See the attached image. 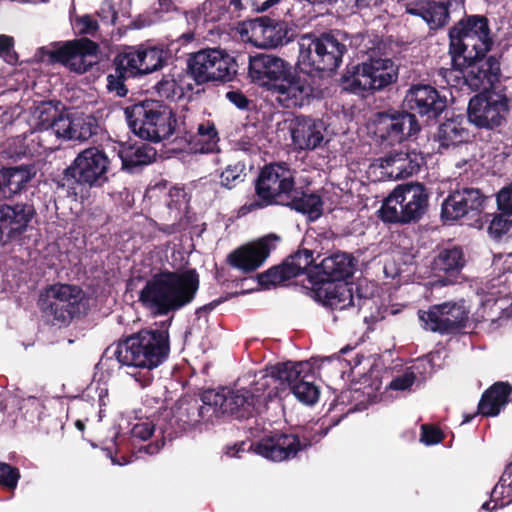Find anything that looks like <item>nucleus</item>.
I'll return each mask as SVG.
<instances>
[{
  "label": "nucleus",
  "instance_id": "obj_1",
  "mask_svg": "<svg viewBox=\"0 0 512 512\" xmlns=\"http://www.w3.org/2000/svg\"><path fill=\"white\" fill-rule=\"evenodd\" d=\"M248 77L254 84L277 94V99L286 108L302 107L315 97L313 77L276 55H249Z\"/></svg>",
  "mask_w": 512,
  "mask_h": 512
},
{
  "label": "nucleus",
  "instance_id": "obj_2",
  "mask_svg": "<svg viewBox=\"0 0 512 512\" xmlns=\"http://www.w3.org/2000/svg\"><path fill=\"white\" fill-rule=\"evenodd\" d=\"M169 353V330L166 322H163L159 329H142L121 338L105 349L103 357L115 358L122 366L145 369L143 373L134 374L135 379L145 387L153 380L151 370L163 364Z\"/></svg>",
  "mask_w": 512,
  "mask_h": 512
},
{
  "label": "nucleus",
  "instance_id": "obj_3",
  "mask_svg": "<svg viewBox=\"0 0 512 512\" xmlns=\"http://www.w3.org/2000/svg\"><path fill=\"white\" fill-rule=\"evenodd\" d=\"M196 269L163 270L148 279L139 293L143 307L156 315L165 316L190 304L199 289Z\"/></svg>",
  "mask_w": 512,
  "mask_h": 512
},
{
  "label": "nucleus",
  "instance_id": "obj_4",
  "mask_svg": "<svg viewBox=\"0 0 512 512\" xmlns=\"http://www.w3.org/2000/svg\"><path fill=\"white\" fill-rule=\"evenodd\" d=\"M206 397H208V390L204 391L199 399L180 398L170 410H165L157 423L162 438L171 441L182 432L195 429L202 423H212L216 419V410ZM163 445L164 440L161 441V444L156 441L141 446L139 451L154 455Z\"/></svg>",
  "mask_w": 512,
  "mask_h": 512
},
{
  "label": "nucleus",
  "instance_id": "obj_5",
  "mask_svg": "<svg viewBox=\"0 0 512 512\" xmlns=\"http://www.w3.org/2000/svg\"><path fill=\"white\" fill-rule=\"evenodd\" d=\"M298 65L319 72H335L352 45V36L344 30L332 29L319 35L308 33L298 40Z\"/></svg>",
  "mask_w": 512,
  "mask_h": 512
},
{
  "label": "nucleus",
  "instance_id": "obj_6",
  "mask_svg": "<svg viewBox=\"0 0 512 512\" xmlns=\"http://www.w3.org/2000/svg\"><path fill=\"white\" fill-rule=\"evenodd\" d=\"M110 165L111 161L103 149L88 147L77 154L54 183L57 188L66 189L74 195L101 188L109 181Z\"/></svg>",
  "mask_w": 512,
  "mask_h": 512
},
{
  "label": "nucleus",
  "instance_id": "obj_7",
  "mask_svg": "<svg viewBox=\"0 0 512 512\" xmlns=\"http://www.w3.org/2000/svg\"><path fill=\"white\" fill-rule=\"evenodd\" d=\"M124 114L131 131L146 141L161 142L177 129L176 115L163 101L145 99L127 106Z\"/></svg>",
  "mask_w": 512,
  "mask_h": 512
},
{
  "label": "nucleus",
  "instance_id": "obj_8",
  "mask_svg": "<svg viewBox=\"0 0 512 512\" xmlns=\"http://www.w3.org/2000/svg\"><path fill=\"white\" fill-rule=\"evenodd\" d=\"M448 53L452 62L461 57L476 59L488 54L493 48L494 39L490 21L485 15L465 14L448 30Z\"/></svg>",
  "mask_w": 512,
  "mask_h": 512
},
{
  "label": "nucleus",
  "instance_id": "obj_9",
  "mask_svg": "<svg viewBox=\"0 0 512 512\" xmlns=\"http://www.w3.org/2000/svg\"><path fill=\"white\" fill-rule=\"evenodd\" d=\"M37 307L52 325L68 326L73 319L86 313L87 299L81 287L55 283L40 292Z\"/></svg>",
  "mask_w": 512,
  "mask_h": 512
},
{
  "label": "nucleus",
  "instance_id": "obj_10",
  "mask_svg": "<svg viewBox=\"0 0 512 512\" xmlns=\"http://www.w3.org/2000/svg\"><path fill=\"white\" fill-rule=\"evenodd\" d=\"M295 173L287 162L265 164L254 180V197L243 205L242 210L254 212L280 206L296 183Z\"/></svg>",
  "mask_w": 512,
  "mask_h": 512
},
{
  "label": "nucleus",
  "instance_id": "obj_11",
  "mask_svg": "<svg viewBox=\"0 0 512 512\" xmlns=\"http://www.w3.org/2000/svg\"><path fill=\"white\" fill-rule=\"evenodd\" d=\"M429 193L424 184L398 185L384 200L381 218L388 223L407 224L418 221L426 212Z\"/></svg>",
  "mask_w": 512,
  "mask_h": 512
},
{
  "label": "nucleus",
  "instance_id": "obj_12",
  "mask_svg": "<svg viewBox=\"0 0 512 512\" xmlns=\"http://www.w3.org/2000/svg\"><path fill=\"white\" fill-rule=\"evenodd\" d=\"M399 68L388 58H369L356 65H348L342 76L346 90L359 93L364 91H381L396 83Z\"/></svg>",
  "mask_w": 512,
  "mask_h": 512
},
{
  "label": "nucleus",
  "instance_id": "obj_13",
  "mask_svg": "<svg viewBox=\"0 0 512 512\" xmlns=\"http://www.w3.org/2000/svg\"><path fill=\"white\" fill-rule=\"evenodd\" d=\"M268 376L262 378L253 390L240 389L231 390L223 388L221 391L208 390L209 401L216 410V419L222 415H230L235 419H249L259 412L260 407L266 400L264 395L265 387L269 385Z\"/></svg>",
  "mask_w": 512,
  "mask_h": 512
},
{
  "label": "nucleus",
  "instance_id": "obj_14",
  "mask_svg": "<svg viewBox=\"0 0 512 512\" xmlns=\"http://www.w3.org/2000/svg\"><path fill=\"white\" fill-rule=\"evenodd\" d=\"M188 74L197 85L227 83L237 75V60L221 48L201 49L190 55Z\"/></svg>",
  "mask_w": 512,
  "mask_h": 512
},
{
  "label": "nucleus",
  "instance_id": "obj_15",
  "mask_svg": "<svg viewBox=\"0 0 512 512\" xmlns=\"http://www.w3.org/2000/svg\"><path fill=\"white\" fill-rule=\"evenodd\" d=\"M100 46L88 37L67 41L52 42L49 47H41L38 52L47 58L50 65L60 64L70 72L84 74L92 69Z\"/></svg>",
  "mask_w": 512,
  "mask_h": 512
},
{
  "label": "nucleus",
  "instance_id": "obj_16",
  "mask_svg": "<svg viewBox=\"0 0 512 512\" xmlns=\"http://www.w3.org/2000/svg\"><path fill=\"white\" fill-rule=\"evenodd\" d=\"M371 129L374 140L381 147L387 148L413 137L421 127L413 114L390 108L374 114Z\"/></svg>",
  "mask_w": 512,
  "mask_h": 512
},
{
  "label": "nucleus",
  "instance_id": "obj_17",
  "mask_svg": "<svg viewBox=\"0 0 512 512\" xmlns=\"http://www.w3.org/2000/svg\"><path fill=\"white\" fill-rule=\"evenodd\" d=\"M271 378L283 387H288L291 393L301 403L312 406L320 396V389L315 384V374L312 365L307 362L278 363L271 370Z\"/></svg>",
  "mask_w": 512,
  "mask_h": 512
},
{
  "label": "nucleus",
  "instance_id": "obj_18",
  "mask_svg": "<svg viewBox=\"0 0 512 512\" xmlns=\"http://www.w3.org/2000/svg\"><path fill=\"white\" fill-rule=\"evenodd\" d=\"M316 441L311 432L301 430L298 433L274 432L259 441L250 443L249 449L268 460L282 462L294 459L297 455L312 446Z\"/></svg>",
  "mask_w": 512,
  "mask_h": 512
},
{
  "label": "nucleus",
  "instance_id": "obj_19",
  "mask_svg": "<svg viewBox=\"0 0 512 512\" xmlns=\"http://www.w3.org/2000/svg\"><path fill=\"white\" fill-rule=\"evenodd\" d=\"M509 98L496 91L479 92L468 103V120L480 129L500 127L510 110Z\"/></svg>",
  "mask_w": 512,
  "mask_h": 512
},
{
  "label": "nucleus",
  "instance_id": "obj_20",
  "mask_svg": "<svg viewBox=\"0 0 512 512\" xmlns=\"http://www.w3.org/2000/svg\"><path fill=\"white\" fill-rule=\"evenodd\" d=\"M241 34L246 35L255 47L264 49L288 44L296 36L295 30L286 21L267 15L245 21Z\"/></svg>",
  "mask_w": 512,
  "mask_h": 512
},
{
  "label": "nucleus",
  "instance_id": "obj_21",
  "mask_svg": "<svg viewBox=\"0 0 512 512\" xmlns=\"http://www.w3.org/2000/svg\"><path fill=\"white\" fill-rule=\"evenodd\" d=\"M417 314L425 330L441 335L459 332L469 319V311L456 302L431 305L427 310L419 309Z\"/></svg>",
  "mask_w": 512,
  "mask_h": 512
},
{
  "label": "nucleus",
  "instance_id": "obj_22",
  "mask_svg": "<svg viewBox=\"0 0 512 512\" xmlns=\"http://www.w3.org/2000/svg\"><path fill=\"white\" fill-rule=\"evenodd\" d=\"M452 63L454 68L466 70L464 81L473 91H493L492 88L500 81L502 75L500 56L497 55L484 54L471 60L465 56Z\"/></svg>",
  "mask_w": 512,
  "mask_h": 512
},
{
  "label": "nucleus",
  "instance_id": "obj_23",
  "mask_svg": "<svg viewBox=\"0 0 512 512\" xmlns=\"http://www.w3.org/2000/svg\"><path fill=\"white\" fill-rule=\"evenodd\" d=\"M403 105L405 111L426 120L437 119L447 107L446 96L429 84H413L406 91Z\"/></svg>",
  "mask_w": 512,
  "mask_h": 512
},
{
  "label": "nucleus",
  "instance_id": "obj_24",
  "mask_svg": "<svg viewBox=\"0 0 512 512\" xmlns=\"http://www.w3.org/2000/svg\"><path fill=\"white\" fill-rule=\"evenodd\" d=\"M313 251L299 249L287 256L279 265H274L268 270L257 275L258 283L263 288L280 285L286 281L306 274L308 268L314 264Z\"/></svg>",
  "mask_w": 512,
  "mask_h": 512
},
{
  "label": "nucleus",
  "instance_id": "obj_25",
  "mask_svg": "<svg viewBox=\"0 0 512 512\" xmlns=\"http://www.w3.org/2000/svg\"><path fill=\"white\" fill-rule=\"evenodd\" d=\"M485 200V195L477 188L464 187L454 190L441 205V217L444 221L478 217L484 209Z\"/></svg>",
  "mask_w": 512,
  "mask_h": 512
},
{
  "label": "nucleus",
  "instance_id": "obj_26",
  "mask_svg": "<svg viewBox=\"0 0 512 512\" xmlns=\"http://www.w3.org/2000/svg\"><path fill=\"white\" fill-rule=\"evenodd\" d=\"M278 239V236L271 234L255 242L240 246L229 253L227 262L230 266L245 274L254 272L263 265L271 251L275 249L274 241Z\"/></svg>",
  "mask_w": 512,
  "mask_h": 512
},
{
  "label": "nucleus",
  "instance_id": "obj_27",
  "mask_svg": "<svg viewBox=\"0 0 512 512\" xmlns=\"http://www.w3.org/2000/svg\"><path fill=\"white\" fill-rule=\"evenodd\" d=\"M35 216L36 209L32 203L0 204V241L3 236L7 240L20 237Z\"/></svg>",
  "mask_w": 512,
  "mask_h": 512
},
{
  "label": "nucleus",
  "instance_id": "obj_28",
  "mask_svg": "<svg viewBox=\"0 0 512 512\" xmlns=\"http://www.w3.org/2000/svg\"><path fill=\"white\" fill-rule=\"evenodd\" d=\"M289 131L296 150L313 151L324 140L325 124L319 118L296 115L290 121Z\"/></svg>",
  "mask_w": 512,
  "mask_h": 512
},
{
  "label": "nucleus",
  "instance_id": "obj_29",
  "mask_svg": "<svg viewBox=\"0 0 512 512\" xmlns=\"http://www.w3.org/2000/svg\"><path fill=\"white\" fill-rule=\"evenodd\" d=\"M358 261L350 253L337 252L324 258L320 264H315L319 276L318 281L325 282H349L353 277Z\"/></svg>",
  "mask_w": 512,
  "mask_h": 512
},
{
  "label": "nucleus",
  "instance_id": "obj_30",
  "mask_svg": "<svg viewBox=\"0 0 512 512\" xmlns=\"http://www.w3.org/2000/svg\"><path fill=\"white\" fill-rule=\"evenodd\" d=\"M119 54L136 76L157 71L165 62L164 50L156 46L128 47Z\"/></svg>",
  "mask_w": 512,
  "mask_h": 512
},
{
  "label": "nucleus",
  "instance_id": "obj_31",
  "mask_svg": "<svg viewBox=\"0 0 512 512\" xmlns=\"http://www.w3.org/2000/svg\"><path fill=\"white\" fill-rule=\"evenodd\" d=\"M379 166L391 169L390 175L397 179L408 178L417 174L425 163L421 152L415 149L392 150L378 159Z\"/></svg>",
  "mask_w": 512,
  "mask_h": 512
},
{
  "label": "nucleus",
  "instance_id": "obj_32",
  "mask_svg": "<svg viewBox=\"0 0 512 512\" xmlns=\"http://www.w3.org/2000/svg\"><path fill=\"white\" fill-rule=\"evenodd\" d=\"M280 206L306 215L309 221H316L323 215L324 201L319 194L308 193L302 187H297L295 183Z\"/></svg>",
  "mask_w": 512,
  "mask_h": 512
},
{
  "label": "nucleus",
  "instance_id": "obj_33",
  "mask_svg": "<svg viewBox=\"0 0 512 512\" xmlns=\"http://www.w3.org/2000/svg\"><path fill=\"white\" fill-rule=\"evenodd\" d=\"M466 259L463 249L460 246L441 249L432 262V270L438 277L453 282L465 266Z\"/></svg>",
  "mask_w": 512,
  "mask_h": 512
},
{
  "label": "nucleus",
  "instance_id": "obj_34",
  "mask_svg": "<svg viewBox=\"0 0 512 512\" xmlns=\"http://www.w3.org/2000/svg\"><path fill=\"white\" fill-rule=\"evenodd\" d=\"M512 386L508 382H495L487 388L478 403V413L485 417H495L508 404Z\"/></svg>",
  "mask_w": 512,
  "mask_h": 512
},
{
  "label": "nucleus",
  "instance_id": "obj_35",
  "mask_svg": "<svg viewBox=\"0 0 512 512\" xmlns=\"http://www.w3.org/2000/svg\"><path fill=\"white\" fill-rule=\"evenodd\" d=\"M316 295L325 306L343 310L353 305V290L349 282H325L317 288Z\"/></svg>",
  "mask_w": 512,
  "mask_h": 512
},
{
  "label": "nucleus",
  "instance_id": "obj_36",
  "mask_svg": "<svg viewBox=\"0 0 512 512\" xmlns=\"http://www.w3.org/2000/svg\"><path fill=\"white\" fill-rule=\"evenodd\" d=\"M0 169L2 177L4 178L3 186L6 198H10L24 190L27 184L37 174V169L34 163L2 167Z\"/></svg>",
  "mask_w": 512,
  "mask_h": 512
},
{
  "label": "nucleus",
  "instance_id": "obj_37",
  "mask_svg": "<svg viewBox=\"0 0 512 512\" xmlns=\"http://www.w3.org/2000/svg\"><path fill=\"white\" fill-rule=\"evenodd\" d=\"M157 151L149 144L129 145L119 151L122 168L134 172L137 168L149 165L155 161Z\"/></svg>",
  "mask_w": 512,
  "mask_h": 512
},
{
  "label": "nucleus",
  "instance_id": "obj_38",
  "mask_svg": "<svg viewBox=\"0 0 512 512\" xmlns=\"http://www.w3.org/2000/svg\"><path fill=\"white\" fill-rule=\"evenodd\" d=\"M469 139L470 131L455 119H448L439 126L438 141L441 148L456 147L467 143Z\"/></svg>",
  "mask_w": 512,
  "mask_h": 512
},
{
  "label": "nucleus",
  "instance_id": "obj_39",
  "mask_svg": "<svg viewBox=\"0 0 512 512\" xmlns=\"http://www.w3.org/2000/svg\"><path fill=\"white\" fill-rule=\"evenodd\" d=\"M133 77L136 75L126 66L124 59L118 53L113 60V72L107 75L108 91L114 92L118 97H126L128 88L125 81Z\"/></svg>",
  "mask_w": 512,
  "mask_h": 512
},
{
  "label": "nucleus",
  "instance_id": "obj_40",
  "mask_svg": "<svg viewBox=\"0 0 512 512\" xmlns=\"http://www.w3.org/2000/svg\"><path fill=\"white\" fill-rule=\"evenodd\" d=\"M451 1H427L425 3L424 21L430 30L444 28L450 21Z\"/></svg>",
  "mask_w": 512,
  "mask_h": 512
},
{
  "label": "nucleus",
  "instance_id": "obj_41",
  "mask_svg": "<svg viewBox=\"0 0 512 512\" xmlns=\"http://www.w3.org/2000/svg\"><path fill=\"white\" fill-rule=\"evenodd\" d=\"M70 129L68 140L84 142L97 134L98 124L93 116H77L72 118Z\"/></svg>",
  "mask_w": 512,
  "mask_h": 512
},
{
  "label": "nucleus",
  "instance_id": "obj_42",
  "mask_svg": "<svg viewBox=\"0 0 512 512\" xmlns=\"http://www.w3.org/2000/svg\"><path fill=\"white\" fill-rule=\"evenodd\" d=\"M245 161H236L228 164L220 174V184L229 190L244 182L246 177Z\"/></svg>",
  "mask_w": 512,
  "mask_h": 512
},
{
  "label": "nucleus",
  "instance_id": "obj_43",
  "mask_svg": "<svg viewBox=\"0 0 512 512\" xmlns=\"http://www.w3.org/2000/svg\"><path fill=\"white\" fill-rule=\"evenodd\" d=\"M72 28L77 36L95 37L99 31V24L90 14L77 15L72 19Z\"/></svg>",
  "mask_w": 512,
  "mask_h": 512
},
{
  "label": "nucleus",
  "instance_id": "obj_44",
  "mask_svg": "<svg viewBox=\"0 0 512 512\" xmlns=\"http://www.w3.org/2000/svg\"><path fill=\"white\" fill-rule=\"evenodd\" d=\"M197 137L199 141H202L204 145L201 147L202 152H210L219 141L218 131L215 124L206 120L197 126Z\"/></svg>",
  "mask_w": 512,
  "mask_h": 512
},
{
  "label": "nucleus",
  "instance_id": "obj_45",
  "mask_svg": "<svg viewBox=\"0 0 512 512\" xmlns=\"http://www.w3.org/2000/svg\"><path fill=\"white\" fill-rule=\"evenodd\" d=\"M49 110L54 114V118L52 123L48 126V129H51L58 138L68 140V136L71 134L70 127L72 124V118L68 115H64L57 107H49ZM47 132H49V130H47Z\"/></svg>",
  "mask_w": 512,
  "mask_h": 512
},
{
  "label": "nucleus",
  "instance_id": "obj_46",
  "mask_svg": "<svg viewBox=\"0 0 512 512\" xmlns=\"http://www.w3.org/2000/svg\"><path fill=\"white\" fill-rule=\"evenodd\" d=\"M154 88L160 97L171 101L179 100L184 95L182 88L179 87L176 80L169 76H163Z\"/></svg>",
  "mask_w": 512,
  "mask_h": 512
},
{
  "label": "nucleus",
  "instance_id": "obj_47",
  "mask_svg": "<svg viewBox=\"0 0 512 512\" xmlns=\"http://www.w3.org/2000/svg\"><path fill=\"white\" fill-rule=\"evenodd\" d=\"M512 228V214H501L495 215L490 222L488 232L491 237L496 240L502 238V236L508 233Z\"/></svg>",
  "mask_w": 512,
  "mask_h": 512
},
{
  "label": "nucleus",
  "instance_id": "obj_48",
  "mask_svg": "<svg viewBox=\"0 0 512 512\" xmlns=\"http://www.w3.org/2000/svg\"><path fill=\"white\" fill-rule=\"evenodd\" d=\"M20 471L17 467L0 462V486L7 490H15L20 479Z\"/></svg>",
  "mask_w": 512,
  "mask_h": 512
},
{
  "label": "nucleus",
  "instance_id": "obj_49",
  "mask_svg": "<svg viewBox=\"0 0 512 512\" xmlns=\"http://www.w3.org/2000/svg\"><path fill=\"white\" fill-rule=\"evenodd\" d=\"M43 409L42 402L35 396H29L20 401L19 411L22 416L29 421H33L38 418Z\"/></svg>",
  "mask_w": 512,
  "mask_h": 512
},
{
  "label": "nucleus",
  "instance_id": "obj_50",
  "mask_svg": "<svg viewBox=\"0 0 512 512\" xmlns=\"http://www.w3.org/2000/svg\"><path fill=\"white\" fill-rule=\"evenodd\" d=\"M420 440L426 445H435L444 440V433L440 428L434 425L423 424L421 426Z\"/></svg>",
  "mask_w": 512,
  "mask_h": 512
},
{
  "label": "nucleus",
  "instance_id": "obj_51",
  "mask_svg": "<svg viewBox=\"0 0 512 512\" xmlns=\"http://www.w3.org/2000/svg\"><path fill=\"white\" fill-rule=\"evenodd\" d=\"M155 430V425L152 421H142L136 423L131 429V436L140 440H148Z\"/></svg>",
  "mask_w": 512,
  "mask_h": 512
},
{
  "label": "nucleus",
  "instance_id": "obj_52",
  "mask_svg": "<svg viewBox=\"0 0 512 512\" xmlns=\"http://www.w3.org/2000/svg\"><path fill=\"white\" fill-rule=\"evenodd\" d=\"M497 204L501 212L512 214V183L499 191Z\"/></svg>",
  "mask_w": 512,
  "mask_h": 512
},
{
  "label": "nucleus",
  "instance_id": "obj_53",
  "mask_svg": "<svg viewBox=\"0 0 512 512\" xmlns=\"http://www.w3.org/2000/svg\"><path fill=\"white\" fill-rule=\"evenodd\" d=\"M340 15L347 16L357 12L359 0H331L329 4Z\"/></svg>",
  "mask_w": 512,
  "mask_h": 512
},
{
  "label": "nucleus",
  "instance_id": "obj_54",
  "mask_svg": "<svg viewBox=\"0 0 512 512\" xmlns=\"http://www.w3.org/2000/svg\"><path fill=\"white\" fill-rule=\"evenodd\" d=\"M416 380L414 373H404L403 375L394 378L388 385L391 390L404 391L410 388Z\"/></svg>",
  "mask_w": 512,
  "mask_h": 512
},
{
  "label": "nucleus",
  "instance_id": "obj_55",
  "mask_svg": "<svg viewBox=\"0 0 512 512\" xmlns=\"http://www.w3.org/2000/svg\"><path fill=\"white\" fill-rule=\"evenodd\" d=\"M226 98L238 109L248 110L251 101L241 90H230L226 93Z\"/></svg>",
  "mask_w": 512,
  "mask_h": 512
},
{
  "label": "nucleus",
  "instance_id": "obj_56",
  "mask_svg": "<svg viewBox=\"0 0 512 512\" xmlns=\"http://www.w3.org/2000/svg\"><path fill=\"white\" fill-rule=\"evenodd\" d=\"M97 17L104 23L114 24L117 20V12L110 3H104L99 10L96 11Z\"/></svg>",
  "mask_w": 512,
  "mask_h": 512
},
{
  "label": "nucleus",
  "instance_id": "obj_57",
  "mask_svg": "<svg viewBox=\"0 0 512 512\" xmlns=\"http://www.w3.org/2000/svg\"><path fill=\"white\" fill-rule=\"evenodd\" d=\"M14 39L8 35H0V56H9L17 60V54L13 51Z\"/></svg>",
  "mask_w": 512,
  "mask_h": 512
},
{
  "label": "nucleus",
  "instance_id": "obj_58",
  "mask_svg": "<svg viewBox=\"0 0 512 512\" xmlns=\"http://www.w3.org/2000/svg\"><path fill=\"white\" fill-rule=\"evenodd\" d=\"M49 107H55L51 102L43 103L39 108V121L40 124L46 126V130H48V126L52 123L54 118V114L50 112Z\"/></svg>",
  "mask_w": 512,
  "mask_h": 512
},
{
  "label": "nucleus",
  "instance_id": "obj_59",
  "mask_svg": "<svg viewBox=\"0 0 512 512\" xmlns=\"http://www.w3.org/2000/svg\"><path fill=\"white\" fill-rule=\"evenodd\" d=\"M502 270V273H498L493 279L497 282V285L506 284L508 281L512 280V261H508L507 258L503 263Z\"/></svg>",
  "mask_w": 512,
  "mask_h": 512
},
{
  "label": "nucleus",
  "instance_id": "obj_60",
  "mask_svg": "<svg viewBox=\"0 0 512 512\" xmlns=\"http://www.w3.org/2000/svg\"><path fill=\"white\" fill-rule=\"evenodd\" d=\"M246 444L247 443L245 441H240V442H236L232 445H226L225 454L230 457L240 458L241 453L246 451V448H245Z\"/></svg>",
  "mask_w": 512,
  "mask_h": 512
},
{
  "label": "nucleus",
  "instance_id": "obj_61",
  "mask_svg": "<svg viewBox=\"0 0 512 512\" xmlns=\"http://www.w3.org/2000/svg\"><path fill=\"white\" fill-rule=\"evenodd\" d=\"M281 0H251L252 7L257 12H265Z\"/></svg>",
  "mask_w": 512,
  "mask_h": 512
},
{
  "label": "nucleus",
  "instance_id": "obj_62",
  "mask_svg": "<svg viewBox=\"0 0 512 512\" xmlns=\"http://www.w3.org/2000/svg\"><path fill=\"white\" fill-rule=\"evenodd\" d=\"M221 303V300L218 299V300H214L200 308H198L196 310V314L198 315V317H201L204 313H209L211 312L213 309H215L217 307L218 304Z\"/></svg>",
  "mask_w": 512,
  "mask_h": 512
},
{
  "label": "nucleus",
  "instance_id": "obj_63",
  "mask_svg": "<svg viewBox=\"0 0 512 512\" xmlns=\"http://www.w3.org/2000/svg\"><path fill=\"white\" fill-rule=\"evenodd\" d=\"M407 12L410 14V15H413V16H417V17H420L424 20V13H425V3L424 4H421L415 8H409L407 10Z\"/></svg>",
  "mask_w": 512,
  "mask_h": 512
},
{
  "label": "nucleus",
  "instance_id": "obj_64",
  "mask_svg": "<svg viewBox=\"0 0 512 512\" xmlns=\"http://www.w3.org/2000/svg\"><path fill=\"white\" fill-rule=\"evenodd\" d=\"M161 8L165 11L175 10L176 6L173 0H159Z\"/></svg>",
  "mask_w": 512,
  "mask_h": 512
}]
</instances>
